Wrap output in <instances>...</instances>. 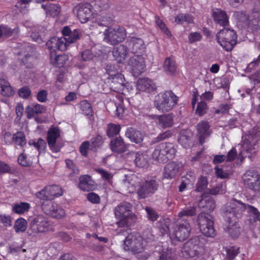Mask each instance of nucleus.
<instances>
[{"label":"nucleus","instance_id":"obj_52","mask_svg":"<svg viewBox=\"0 0 260 260\" xmlns=\"http://www.w3.org/2000/svg\"><path fill=\"white\" fill-rule=\"evenodd\" d=\"M166 71L170 74H173L176 71L177 67L174 60L170 57L167 58L164 62Z\"/></svg>","mask_w":260,"mask_h":260},{"label":"nucleus","instance_id":"obj_37","mask_svg":"<svg viewBox=\"0 0 260 260\" xmlns=\"http://www.w3.org/2000/svg\"><path fill=\"white\" fill-rule=\"evenodd\" d=\"M191 228L190 223L186 220L182 219L180 222V241L185 240L190 235Z\"/></svg>","mask_w":260,"mask_h":260},{"label":"nucleus","instance_id":"obj_29","mask_svg":"<svg viewBox=\"0 0 260 260\" xmlns=\"http://www.w3.org/2000/svg\"><path fill=\"white\" fill-rule=\"evenodd\" d=\"M157 124L162 128L171 127L173 124L174 116L172 113L158 115L156 117Z\"/></svg>","mask_w":260,"mask_h":260},{"label":"nucleus","instance_id":"obj_56","mask_svg":"<svg viewBox=\"0 0 260 260\" xmlns=\"http://www.w3.org/2000/svg\"><path fill=\"white\" fill-rule=\"evenodd\" d=\"M207 104L204 101H201L197 105L196 113L199 116H202L207 112Z\"/></svg>","mask_w":260,"mask_h":260},{"label":"nucleus","instance_id":"obj_54","mask_svg":"<svg viewBox=\"0 0 260 260\" xmlns=\"http://www.w3.org/2000/svg\"><path fill=\"white\" fill-rule=\"evenodd\" d=\"M155 21L156 25L168 37L171 36V33L167 27L166 24L158 16L155 17Z\"/></svg>","mask_w":260,"mask_h":260},{"label":"nucleus","instance_id":"obj_63","mask_svg":"<svg viewBox=\"0 0 260 260\" xmlns=\"http://www.w3.org/2000/svg\"><path fill=\"white\" fill-rule=\"evenodd\" d=\"M2 137L5 144L11 145L13 142L14 134L12 135L10 132L6 131H3L2 132Z\"/></svg>","mask_w":260,"mask_h":260},{"label":"nucleus","instance_id":"obj_11","mask_svg":"<svg viewBox=\"0 0 260 260\" xmlns=\"http://www.w3.org/2000/svg\"><path fill=\"white\" fill-rule=\"evenodd\" d=\"M63 190L58 185L46 186L44 189L36 193V197L42 200H52L55 197L62 196Z\"/></svg>","mask_w":260,"mask_h":260},{"label":"nucleus","instance_id":"obj_64","mask_svg":"<svg viewBox=\"0 0 260 260\" xmlns=\"http://www.w3.org/2000/svg\"><path fill=\"white\" fill-rule=\"evenodd\" d=\"M87 199L93 204H98L101 202L100 197L95 192H91L87 194Z\"/></svg>","mask_w":260,"mask_h":260},{"label":"nucleus","instance_id":"obj_28","mask_svg":"<svg viewBox=\"0 0 260 260\" xmlns=\"http://www.w3.org/2000/svg\"><path fill=\"white\" fill-rule=\"evenodd\" d=\"M125 135L132 142L137 144H140L144 139L142 133L140 131H137L133 127L127 128L125 132Z\"/></svg>","mask_w":260,"mask_h":260},{"label":"nucleus","instance_id":"obj_45","mask_svg":"<svg viewBox=\"0 0 260 260\" xmlns=\"http://www.w3.org/2000/svg\"><path fill=\"white\" fill-rule=\"evenodd\" d=\"M167 149L165 151V155H164V160L167 162L170 159L174 158L177 153V146L173 143H167Z\"/></svg>","mask_w":260,"mask_h":260},{"label":"nucleus","instance_id":"obj_42","mask_svg":"<svg viewBox=\"0 0 260 260\" xmlns=\"http://www.w3.org/2000/svg\"><path fill=\"white\" fill-rule=\"evenodd\" d=\"M195 181V177L193 174H187L181 178V184L180 185V192L182 191L186 187L191 186Z\"/></svg>","mask_w":260,"mask_h":260},{"label":"nucleus","instance_id":"obj_32","mask_svg":"<svg viewBox=\"0 0 260 260\" xmlns=\"http://www.w3.org/2000/svg\"><path fill=\"white\" fill-rule=\"evenodd\" d=\"M178 171L179 165L174 161H171L165 167L163 176L166 179H172L175 177Z\"/></svg>","mask_w":260,"mask_h":260},{"label":"nucleus","instance_id":"obj_58","mask_svg":"<svg viewBox=\"0 0 260 260\" xmlns=\"http://www.w3.org/2000/svg\"><path fill=\"white\" fill-rule=\"evenodd\" d=\"M207 178L205 177H201L198 181L196 190L198 192H201L207 188Z\"/></svg>","mask_w":260,"mask_h":260},{"label":"nucleus","instance_id":"obj_20","mask_svg":"<svg viewBox=\"0 0 260 260\" xmlns=\"http://www.w3.org/2000/svg\"><path fill=\"white\" fill-rule=\"evenodd\" d=\"M110 148L112 152L118 154H121L127 150L128 145L125 143L121 137L119 136L111 140Z\"/></svg>","mask_w":260,"mask_h":260},{"label":"nucleus","instance_id":"obj_44","mask_svg":"<svg viewBox=\"0 0 260 260\" xmlns=\"http://www.w3.org/2000/svg\"><path fill=\"white\" fill-rule=\"evenodd\" d=\"M44 202L42 204V209L43 212L47 215L51 216L53 215V211L54 208H56L57 204L52 200H44Z\"/></svg>","mask_w":260,"mask_h":260},{"label":"nucleus","instance_id":"obj_53","mask_svg":"<svg viewBox=\"0 0 260 260\" xmlns=\"http://www.w3.org/2000/svg\"><path fill=\"white\" fill-rule=\"evenodd\" d=\"M104 143V140L102 136H97L92 138L90 142V149L96 151L97 148L101 147Z\"/></svg>","mask_w":260,"mask_h":260},{"label":"nucleus","instance_id":"obj_55","mask_svg":"<svg viewBox=\"0 0 260 260\" xmlns=\"http://www.w3.org/2000/svg\"><path fill=\"white\" fill-rule=\"evenodd\" d=\"M80 30L78 29H75L71 31L68 37H65L69 44L73 43L78 40L81 36Z\"/></svg>","mask_w":260,"mask_h":260},{"label":"nucleus","instance_id":"obj_57","mask_svg":"<svg viewBox=\"0 0 260 260\" xmlns=\"http://www.w3.org/2000/svg\"><path fill=\"white\" fill-rule=\"evenodd\" d=\"M196 212V208L194 206L186 207L180 212V218L184 216H191L194 215Z\"/></svg>","mask_w":260,"mask_h":260},{"label":"nucleus","instance_id":"obj_30","mask_svg":"<svg viewBox=\"0 0 260 260\" xmlns=\"http://www.w3.org/2000/svg\"><path fill=\"white\" fill-rule=\"evenodd\" d=\"M212 17L214 21L222 26H225L229 24V20L225 12L219 9L213 10Z\"/></svg>","mask_w":260,"mask_h":260},{"label":"nucleus","instance_id":"obj_27","mask_svg":"<svg viewBox=\"0 0 260 260\" xmlns=\"http://www.w3.org/2000/svg\"><path fill=\"white\" fill-rule=\"evenodd\" d=\"M68 59V56L65 54L56 55L55 50L51 51L50 53V62L54 67H63Z\"/></svg>","mask_w":260,"mask_h":260},{"label":"nucleus","instance_id":"obj_39","mask_svg":"<svg viewBox=\"0 0 260 260\" xmlns=\"http://www.w3.org/2000/svg\"><path fill=\"white\" fill-rule=\"evenodd\" d=\"M247 212L248 213L249 224L252 225L257 221L260 222V213L258 210L250 205H247Z\"/></svg>","mask_w":260,"mask_h":260},{"label":"nucleus","instance_id":"obj_34","mask_svg":"<svg viewBox=\"0 0 260 260\" xmlns=\"http://www.w3.org/2000/svg\"><path fill=\"white\" fill-rule=\"evenodd\" d=\"M79 107L81 113L88 117L91 121L94 120V111L90 104L87 100L81 101L79 104Z\"/></svg>","mask_w":260,"mask_h":260},{"label":"nucleus","instance_id":"obj_48","mask_svg":"<svg viewBox=\"0 0 260 260\" xmlns=\"http://www.w3.org/2000/svg\"><path fill=\"white\" fill-rule=\"evenodd\" d=\"M27 226L26 220L23 218L20 217L17 219L14 223V229L17 233L24 232Z\"/></svg>","mask_w":260,"mask_h":260},{"label":"nucleus","instance_id":"obj_5","mask_svg":"<svg viewBox=\"0 0 260 260\" xmlns=\"http://www.w3.org/2000/svg\"><path fill=\"white\" fill-rule=\"evenodd\" d=\"M218 43L227 51H231L237 43V35L233 29L224 28L216 35Z\"/></svg>","mask_w":260,"mask_h":260},{"label":"nucleus","instance_id":"obj_16","mask_svg":"<svg viewBox=\"0 0 260 260\" xmlns=\"http://www.w3.org/2000/svg\"><path fill=\"white\" fill-rule=\"evenodd\" d=\"M225 224L224 230L233 238L238 237L240 234V228L238 226L237 217L232 213H228L224 217Z\"/></svg>","mask_w":260,"mask_h":260},{"label":"nucleus","instance_id":"obj_17","mask_svg":"<svg viewBox=\"0 0 260 260\" xmlns=\"http://www.w3.org/2000/svg\"><path fill=\"white\" fill-rule=\"evenodd\" d=\"M78 7L77 17L82 23L88 22L92 18V7L89 3L79 4Z\"/></svg>","mask_w":260,"mask_h":260},{"label":"nucleus","instance_id":"obj_15","mask_svg":"<svg viewBox=\"0 0 260 260\" xmlns=\"http://www.w3.org/2000/svg\"><path fill=\"white\" fill-rule=\"evenodd\" d=\"M247 206L243 203L234 199L230 204H227L224 207V217H226L228 213H232L237 217V219L242 213L247 209Z\"/></svg>","mask_w":260,"mask_h":260},{"label":"nucleus","instance_id":"obj_33","mask_svg":"<svg viewBox=\"0 0 260 260\" xmlns=\"http://www.w3.org/2000/svg\"><path fill=\"white\" fill-rule=\"evenodd\" d=\"M167 148V143H162L156 146L152 154L153 158L159 162H166L164 160L162 156L165 155V151Z\"/></svg>","mask_w":260,"mask_h":260},{"label":"nucleus","instance_id":"obj_38","mask_svg":"<svg viewBox=\"0 0 260 260\" xmlns=\"http://www.w3.org/2000/svg\"><path fill=\"white\" fill-rule=\"evenodd\" d=\"M18 32L19 28L18 27L12 29L7 25H0V38H9L14 35H17Z\"/></svg>","mask_w":260,"mask_h":260},{"label":"nucleus","instance_id":"obj_2","mask_svg":"<svg viewBox=\"0 0 260 260\" xmlns=\"http://www.w3.org/2000/svg\"><path fill=\"white\" fill-rule=\"evenodd\" d=\"M260 140V130L254 127L248 132L245 139L241 144L240 154L242 157H250L255 154L258 148L257 143Z\"/></svg>","mask_w":260,"mask_h":260},{"label":"nucleus","instance_id":"obj_47","mask_svg":"<svg viewBox=\"0 0 260 260\" xmlns=\"http://www.w3.org/2000/svg\"><path fill=\"white\" fill-rule=\"evenodd\" d=\"M135 162L136 165L138 167L144 168L146 167L148 165L147 155L143 152H137Z\"/></svg>","mask_w":260,"mask_h":260},{"label":"nucleus","instance_id":"obj_40","mask_svg":"<svg viewBox=\"0 0 260 260\" xmlns=\"http://www.w3.org/2000/svg\"><path fill=\"white\" fill-rule=\"evenodd\" d=\"M113 21L112 16L109 14L99 15L95 18V23L102 26L108 27Z\"/></svg>","mask_w":260,"mask_h":260},{"label":"nucleus","instance_id":"obj_60","mask_svg":"<svg viewBox=\"0 0 260 260\" xmlns=\"http://www.w3.org/2000/svg\"><path fill=\"white\" fill-rule=\"evenodd\" d=\"M145 210L147 214V217L150 220L154 221L158 218L159 215L158 213L151 208L146 207L145 208Z\"/></svg>","mask_w":260,"mask_h":260},{"label":"nucleus","instance_id":"obj_18","mask_svg":"<svg viewBox=\"0 0 260 260\" xmlns=\"http://www.w3.org/2000/svg\"><path fill=\"white\" fill-rule=\"evenodd\" d=\"M158 188V184L155 180L146 181L143 185H140L137 190V194L139 199H145L150 194H152Z\"/></svg>","mask_w":260,"mask_h":260},{"label":"nucleus","instance_id":"obj_24","mask_svg":"<svg viewBox=\"0 0 260 260\" xmlns=\"http://www.w3.org/2000/svg\"><path fill=\"white\" fill-rule=\"evenodd\" d=\"M199 207L205 211H213L216 207L215 202L213 198L208 193H203L202 199L199 202Z\"/></svg>","mask_w":260,"mask_h":260},{"label":"nucleus","instance_id":"obj_49","mask_svg":"<svg viewBox=\"0 0 260 260\" xmlns=\"http://www.w3.org/2000/svg\"><path fill=\"white\" fill-rule=\"evenodd\" d=\"M28 143L30 146H33L38 150L39 155L45 150L47 145L45 141L41 138H39L37 141L30 140Z\"/></svg>","mask_w":260,"mask_h":260},{"label":"nucleus","instance_id":"obj_50","mask_svg":"<svg viewBox=\"0 0 260 260\" xmlns=\"http://www.w3.org/2000/svg\"><path fill=\"white\" fill-rule=\"evenodd\" d=\"M170 221L168 218L160 219L157 223V226L162 235L168 234L169 232Z\"/></svg>","mask_w":260,"mask_h":260},{"label":"nucleus","instance_id":"obj_12","mask_svg":"<svg viewBox=\"0 0 260 260\" xmlns=\"http://www.w3.org/2000/svg\"><path fill=\"white\" fill-rule=\"evenodd\" d=\"M60 136V131L57 127H51L47 134V142L50 150L53 153L60 151L62 145L57 142V139Z\"/></svg>","mask_w":260,"mask_h":260},{"label":"nucleus","instance_id":"obj_31","mask_svg":"<svg viewBox=\"0 0 260 260\" xmlns=\"http://www.w3.org/2000/svg\"><path fill=\"white\" fill-rule=\"evenodd\" d=\"M15 91L9 81L0 78V94L5 97H10L14 94Z\"/></svg>","mask_w":260,"mask_h":260},{"label":"nucleus","instance_id":"obj_25","mask_svg":"<svg viewBox=\"0 0 260 260\" xmlns=\"http://www.w3.org/2000/svg\"><path fill=\"white\" fill-rule=\"evenodd\" d=\"M154 86L153 81L148 78H140L138 80L136 83L137 90L148 93L154 90Z\"/></svg>","mask_w":260,"mask_h":260},{"label":"nucleus","instance_id":"obj_62","mask_svg":"<svg viewBox=\"0 0 260 260\" xmlns=\"http://www.w3.org/2000/svg\"><path fill=\"white\" fill-rule=\"evenodd\" d=\"M226 191V187L224 185L220 184L209 190V194L212 195H217L218 194L224 193Z\"/></svg>","mask_w":260,"mask_h":260},{"label":"nucleus","instance_id":"obj_9","mask_svg":"<svg viewBox=\"0 0 260 260\" xmlns=\"http://www.w3.org/2000/svg\"><path fill=\"white\" fill-rule=\"evenodd\" d=\"M197 222L200 231L206 236L212 237L214 235L213 221L211 215L202 212L197 218Z\"/></svg>","mask_w":260,"mask_h":260},{"label":"nucleus","instance_id":"obj_61","mask_svg":"<svg viewBox=\"0 0 260 260\" xmlns=\"http://www.w3.org/2000/svg\"><path fill=\"white\" fill-rule=\"evenodd\" d=\"M17 160L19 164L23 167H30L32 165V162L27 160V156L24 153L19 155Z\"/></svg>","mask_w":260,"mask_h":260},{"label":"nucleus","instance_id":"obj_22","mask_svg":"<svg viewBox=\"0 0 260 260\" xmlns=\"http://www.w3.org/2000/svg\"><path fill=\"white\" fill-rule=\"evenodd\" d=\"M46 44L51 50L53 49L54 51L55 49H57L61 51H65L67 46L70 45L65 37L52 38L47 42Z\"/></svg>","mask_w":260,"mask_h":260},{"label":"nucleus","instance_id":"obj_35","mask_svg":"<svg viewBox=\"0 0 260 260\" xmlns=\"http://www.w3.org/2000/svg\"><path fill=\"white\" fill-rule=\"evenodd\" d=\"M112 53L115 59L121 63L125 60L127 56V48L123 45H120L113 49Z\"/></svg>","mask_w":260,"mask_h":260},{"label":"nucleus","instance_id":"obj_8","mask_svg":"<svg viewBox=\"0 0 260 260\" xmlns=\"http://www.w3.org/2000/svg\"><path fill=\"white\" fill-rule=\"evenodd\" d=\"M202 249V243L198 237H195L187 241L181 249L182 256L186 258L194 257L199 255Z\"/></svg>","mask_w":260,"mask_h":260},{"label":"nucleus","instance_id":"obj_36","mask_svg":"<svg viewBox=\"0 0 260 260\" xmlns=\"http://www.w3.org/2000/svg\"><path fill=\"white\" fill-rule=\"evenodd\" d=\"M225 260H243V254H240L239 248L235 246L226 248Z\"/></svg>","mask_w":260,"mask_h":260},{"label":"nucleus","instance_id":"obj_3","mask_svg":"<svg viewBox=\"0 0 260 260\" xmlns=\"http://www.w3.org/2000/svg\"><path fill=\"white\" fill-rule=\"evenodd\" d=\"M178 98L172 90H167L155 96L154 105L159 111L169 112L177 104Z\"/></svg>","mask_w":260,"mask_h":260},{"label":"nucleus","instance_id":"obj_1","mask_svg":"<svg viewBox=\"0 0 260 260\" xmlns=\"http://www.w3.org/2000/svg\"><path fill=\"white\" fill-rule=\"evenodd\" d=\"M154 238L149 230L144 231L142 236L138 233H131L125 237L123 248L134 254L140 253L144 251L147 244L152 242Z\"/></svg>","mask_w":260,"mask_h":260},{"label":"nucleus","instance_id":"obj_6","mask_svg":"<svg viewBox=\"0 0 260 260\" xmlns=\"http://www.w3.org/2000/svg\"><path fill=\"white\" fill-rule=\"evenodd\" d=\"M50 222L48 218L39 215L34 219L30 224L27 231L29 236L36 237L39 233L48 231L50 227Z\"/></svg>","mask_w":260,"mask_h":260},{"label":"nucleus","instance_id":"obj_41","mask_svg":"<svg viewBox=\"0 0 260 260\" xmlns=\"http://www.w3.org/2000/svg\"><path fill=\"white\" fill-rule=\"evenodd\" d=\"M30 204L26 202L14 204L12 206V212L17 214H23L29 211Z\"/></svg>","mask_w":260,"mask_h":260},{"label":"nucleus","instance_id":"obj_19","mask_svg":"<svg viewBox=\"0 0 260 260\" xmlns=\"http://www.w3.org/2000/svg\"><path fill=\"white\" fill-rule=\"evenodd\" d=\"M196 129L199 143L202 145L205 142V139L209 137L211 133L209 122L205 120L200 121L196 125Z\"/></svg>","mask_w":260,"mask_h":260},{"label":"nucleus","instance_id":"obj_59","mask_svg":"<svg viewBox=\"0 0 260 260\" xmlns=\"http://www.w3.org/2000/svg\"><path fill=\"white\" fill-rule=\"evenodd\" d=\"M54 209L52 211L54 214L50 216L53 218L60 219L66 214L64 210L58 204L56 205V208H54Z\"/></svg>","mask_w":260,"mask_h":260},{"label":"nucleus","instance_id":"obj_43","mask_svg":"<svg viewBox=\"0 0 260 260\" xmlns=\"http://www.w3.org/2000/svg\"><path fill=\"white\" fill-rule=\"evenodd\" d=\"M121 128L120 124L109 123L107 125L106 134L109 138L114 137L119 134Z\"/></svg>","mask_w":260,"mask_h":260},{"label":"nucleus","instance_id":"obj_10","mask_svg":"<svg viewBox=\"0 0 260 260\" xmlns=\"http://www.w3.org/2000/svg\"><path fill=\"white\" fill-rule=\"evenodd\" d=\"M244 185L255 191L260 190V174L254 171H247L243 176Z\"/></svg>","mask_w":260,"mask_h":260},{"label":"nucleus","instance_id":"obj_7","mask_svg":"<svg viewBox=\"0 0 260 260\" xmlns=\"http://www.w3.org/2000/svg\"><path fill=\"white\" fill-rule=\"evenodd\" d=\"M106 73L109 75V79L112 80L113 84L111 88L117 92L122 90L124 84V76L119 73L115 66L108 64L106 67Z\"/></svg>","mask_w":260,"mask_h":260},{"label":"nucleus","instance_id":"obj_21","mask_svg":"<svg viewBox=\"0 0 260 260\" xmlns=\"http://www.w3.org/2000/svg\"><path fill=\"white\" fill-rule=\"evenodd\" d=\"M131 51L134 53H142L144 51L145 45L143 40L140 38L130 37L127 41Z\"/></svg>","mask_w":260,"mask_h":260},{"label":"nucleus","instance_id":"obj_13","mask_svg":"<svg viewBox=\"0 0 260 260\" xmlns=\"http://www.w3.org/2000/svg\"><path fill=\"white\" fill-rule=\"evenodd\" d=\"M128 65L134 76L138 77L145 71V59L141 55H137L132 57L128 61Z\"/></svg>","mask_w":260,"mask_h":260},{"label":"nucleus","instance_id":"obj_14","mask_svg":"<svg viewBox=\"0 0 260 260\" xmlns=\"http://www.w3.org/2000/svg\"><path fill=\"white\" fill-rule=\"evenodd\" d=\"M256 6L245 21L248 28L253 31L257 30L260 26V1L257 2Z\"/></svg>","mask_w":260,"mask_h":260},{"label":"nucleus","instance_id":"obj_23","mask_svg":"<svg viewBox=\"0 0 260 260\" xmlns=\"http://www.w3.org/2000/svg\"><path fill=\"white\" fill-rule=\"evenodd\" d=\"M78 187L84 191H89L95 189L96 185L90 176L84 175L79 177Z\"/></svg>","mask_w":260,"mask_h":260},{"label":"nucleus","instance_id":"obj_26","mask_svg":"<svg viewBox=\"0 0 260 260\" xmlns=\"http://www.w3.org/2000/svg\"><path fill=\"white\" fill-rule=\"evenodd\" d=\"M132 208L131 204L123 202L115 208V214L116 217L121 219H126Z\"/></svg>","mask_w":260,"mask_h":260},{"label":"nucleus","instance_id":"obj_46","mask_svg":"<svg viewBox=\"0 0 260 260\" xmlns=\"http://www.w3.org/2000/svg\"><path fill=\"white\" fill-rule=\"evenodd\" d=\"M42 7L46 10L47 13H49L52 16H57L59 12L60 8L57 4L47 3L42 5Z\"/></svg>","mask_w":260,"mask_h":260},{"label":"nucleus","instance_id":"obj_51","mask_svg":"<svg viewBox=\"0 0 260 260\" xmlns=\"http://www.w3.org/2000/svg\"><path fill=\"white\" fill-rule=\"evenodd\" d=\"M13 142L21 147L24 146L26 143L25 134L22 132H17L14 134Z\"/></svg>","mask_w":260,"mask_h":260},{"label":"nucleus","instance_id":"obj_4","mask_svg":"<svg viewBox=\"0 0 260 260\" xmlns=\"http://www.w3.org/2000/svg\"><path fill=\"white\" fill-rule=\"evenodd\" d=\"M103 36L105 42L115 45L125 39L127 32L124 27L119 25L115 27H108L104 31Z\"/></svg>","mask_w":260,"mask_h":260}]
</instances>
